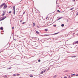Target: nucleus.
<instances>
[{"mask_svg":"<svg viewBox=\"0 0 78 78\" xmlns=\"http://www.w3.org/2000/svg\"><path fill=\"white\" fill-rule=\"evenodd\" d=\"M56 2H57V1H56Z\"/></svg>","mask_w":78,"mask_h":78,"instance_id":"52","label":"nucleus"},{"mask_svg":"<svg viewBox=\"0 0 78 78\" xmlns=\"http://www.w3.org/2000/svg\"><path fill=\"white\" fill-rule=\"evenodd\" d=\"M38 62H41V60L39 59L38 60Z\"/></svg>","mask_w":78,"mask_h":78,"instance_id":"26","label":"nucleus"},{"mask_svg":"<svg viewBox=\"0 0 78 78\" xmlns=\"http://www.w3.org/2000/svg\"><path fill=\"white\" fill-rule=\"evenodd\" d=\"M57 20V21H58V20H58V19L56 20L55 21V22H56V21Z\"/></svg>","mask_w":78,"mask_h":78,"instance_id":"31","label":"nucleus"},{"mask_svg":"<svg viewBox=\"0 0 78 78\" xmlns=\"http://www.w3.org/2000/svg\"><path fill=\"white\" fill-rule=\"evenodd\" d=\"M5 77H7V76H6V75H5Z\"/></svg>","mask_w":78,"mask_h":78,"instance_id":"33","label":"nucleus"},{"mask_svg":"<svg viewBox=\"0 0 78 78\" xmlns=\"http://www.w3.org/2000/svg\"><path fill=\"white\" fill-rule=\"evenodd\" d=\"M66 72H68V70H66Z\"/></svg>","mask_w":78,"mask_h":78,"instance_id":"39","label":"nucleus"},{"mask_svg":"<svg viewBox=\"0 0 78 78\" xmlns=\"http://www.w3.org/2000/svg\"><path fill=\"white\" fill-rule=\"evenodd\" d=\"M11 68H12L11 67L10 68H9L8 69H11Z\"/></svg>","mask_w":78,"mask_h":78,"instance_id":"41","label":"nucleus"},{"mask_svg":"<svg viewBox=\"0 0 78 78\" xmlns=\"http://www.w3.org/2000/svg\"><path fill=\"white\" fill-rule=\"evenodd\" d=\"M36 32L37 34H39V32L37 31H36Z\"/></svg>","mask_w":78,"mask_h":78,"instance_id":"8","label":"nucleus"},{"mask_svg":"<svg viewBox=\"0 0 78 78\" xmlns=\"http://www.w3.org/2000/svg\"><path fill=\"white\" fill-rule=\"evenodd\" d=\"M36 63H37V62H36Z\"/></svg>","mask_w":78,"mask_h":78,"instance_id":"54","label":"nucleus"},{"mask_svg":"<svg viewBox=\"0 0 78 78\" xmlns=\"http://www.w3.org/2000/svg\"><path fill=\"white\" fill-rule=\"evenodd\" d=\"M47 18H48V17H46V19H47Z\"/></svg>","mask_w":78,"mask_h":78,"instance_id":"43","label":"nucleus"},{"mask_svg":"<svg viewBox=\"0 0 78 78\" xmlns=\"http://www.w3.org/2000/svg\"><path fill=\"white\" fill-rule=\"evenodd\" d=\"M62 17H61L59 18L58 19V20H60V19H62Z\"/></svg>","mask_w":78,"mask_h":78,"instance_id":"15","label":"nucleus"},{"mask_svg":"<svg viewBox=\"0 0 78 78\" xmlns=\"http://www.w3.org/2000/svg\"><path fill=\"white\" fill-rule=\"evenodd\" d=\"M1 30H3V27H1L0 28Z\"/></svg>","mask_w":78,"mask_h":78,"instance_id":"6","label":"nucleus"},{"mask_svg":"<svg viewBox=\"0 0 78 78\" xmlns=\"http://www.w3.org/2000/svg\"><path fill=\"white\" fill-rule=\"evenodd\" d=\"M76 76H78V74H77V75H76Z\"/></svg>","mask_w":78,"mask_h":78,"instance_id":"37","label":"nucleus"},{"mask_svg":"<svg viewBox=\"0 0 78 78\" xmlns=\"http://www.w3.org/2000/svg\"><path fill=\"white\" fill-rule=\"evenodd\" d=\"M5 5V3H4L2 4V5H0L1 7H2V6H4V5Z\"/></svg>","mask_w":78,"mask_h":78,"instance_id":"5","label":"nucleus"},{"mask_svg":"<svg viewBox=\"0 0 78 78\" xmlns=\"http://www.w3.org/2000/svg\"><path fill=\"white\" fill-rule=\"evenodd\" d=\"M73 2H75V0H73Z\"/></svg>","mask_w":78,"mask_h":78,"instance_id":"35","label":"nucleus"},{"mask_svg":"<svg viewBox=\"0 0 78 78\" xmlns=\"http://www.w3.org/2000/svg\"><path fill=\"white\" fill-rule=\"evenodd\" d=\"M17 76H19V75H20V74H17Z\"/></svg>","mask_w":78,"mask_h":78,"instance_id":"27","label":"nucleus"},{"mask_svg":"<svg viewBox=\"0 0 78 78\" xmlns=\"http://www.w3.org/2000/svg\"><path fill=\"white\" fill-rule=\"evenodd\" d=\"M72 9H73V8H71L70 9V10H72Z\"/></svg>","mask_w":78,"mask_h":78,"instance_id":"20","label":"nucleus"},{"mask_svg":"<svg viewBox=\"0 0 78 78\" xmlns=\"http://www.w3.org/2000/svg\"><path fill=\"white\" fill-rule=\"evenodd\" d=\"M74 57H76V56H72L71 57V58H74Z\"/></svg>","mask_w":78,"mask_h":78,"instance_id":"13","label":"nucleus"},{"mask_svg":"<svg viewBox=\"0 0 78 78\" xmlns=\"http://www.w3.org/2000/svg\"><path fill=\"white\" fill-rule=\"evenodd\" d=\"M57 20V21H58V20H58V19L56 20L55 21V22H56V21Z\"/></svg>","mask_w":78,"mask_h":78,"instance_id":"32","label":"nucleus"},{"mask_svg":"<svg viewBox=\"0 0 78 78\" xmlns=\"http://www.w3.org/2000/svg\"><path fill=\"white\" fill-rule=\"evenodd\" d=\"M75 43H76V44H78V41H76L75 42Z\"/></svg>","mask_w":78,"mask_h":78,"instance_id":"12","label":"nucleus"},{"mask_svg":"<svg viewBox=\"0 0 78 78\" xmlns=\"http://www.w3.org/2000/svg\"><path fill=\"white\" fill-rule=\"evenodd\" d=\"M58 7H59V6H58Z\"/></svg>","mask_w":78,"mask_h":78,"instance_id":"48","label":"nucleus"},{"mask_svg":"<svg viewBox=\"0 0 78 78\" xmlns=\"http://www.w3.org/2000/svg\"><path fill=\"white\" fill-rule=\"evenodd\" d=\"M71 77H70V78H71Z\"/></svg>","mask_w":78,"mask_h":78,"instance_id":"51","label":"nucleus"},{"mask_svg":"<svg viewBox=\"0 0 78 78\" xmlns=\"http://www.w3.org/2000/svg\"><path fill=\"white\" fill-rule=\"evenodd\" d=\"M13 76H16L17 75L15 74H14L13 75Z\"/></svg>","mask_w":78,"mask_h":78,"instance_id":"14","label":"nucleus"},{"mask_svg":"<svg viewBox=\"0 0 78 78\" xmlns=\"http://www.w3.org/2000/svg\"><path fill=\"white\" fill-rule=\"evenodd\" d=\"M49 69H47V71Z\"/></svg>","mask_w":78,"mask_h":78,"instance_id":"44","label":"nucleus"},{"mask_svg":"<svg viewBox=\"0 0 78 78\" xmlns=\"http://www.w3.org/2000/svg\"><path fill=\"white\" fill-rule=\"evenodd\" d=\"M59 59H57L58 60Z\"/></svg>","mask_w":78,"mask_h":78,"instance_id":"53","label":"nucleus"},{"mask_svg":"<svg viewBox=\"0 0 78 78\" xmlns=\"http://www.w3.org/2000/svg\"><path fill=\"white\" fill-rule=\"evenodd\" d=\"M6 8H7V5L5 4L4 5V9H6Z\"/></svg>","mask_w":78,"mask_h":78,"instance_id":"3","label":"nucleus"},{"mask_svg":"<svg viewBox=\"0 0 78 78\" xmlns=\"http://www.w3.org/2000/svg\"><path fill=\"white\" fill-rule=\"evenodd\" d=\"M9 13H11V11H10L9 12Z\"/></svg>","mask_w":78,"mask_h":78,"instance_id":"28","label":"nucleus"},{"mask_svg":"<svg viewBox=\"0 0 78 78\" xmlns=\"http://www.w3.org/2000/svg\"><path fill=\"white\" fill-rule=\"evenodd\" d=\"M25 23V22H23V23H22V24H23H23H24V23Z\"/></svg>","mask_w":78,"mask_h":78,"instance_id":"25","label":"nucleus"},{"mask_svg":"<svg viewBox=\"0 0 78 78\" xmlns=\"http://www.w3.org/2000/svg\"><path fill=\"white\" fill-rule=\"evenodd\" d=\"M57 12H60V11H59V10H57Z\"/></svg>","mask_w":78,"mask_h":78,"instance_id":"21","label":"nucleus"},{"mask_svg":"<svg viewBox=\"0 0 78 78\" xmlns=\"http://www.w3.org/2000/svg\"><path fill=\"white\" fill-rule=\"evenodd\" d=\"M61 27H64V24H62L61 25Z\"/></svg>","mask_w":78,"mask_h":78,"instance_id":"9","label":"nucleus"},{"mask_svg":"<svg viewBox=\"0 0 78 78\" xmlns=\"http://www.w3.org/2000/svg\"><path fill=\"white\" fill-rule=\"evenodd\" d=\"M58 33H59V32L55 33L52 34V35H55V34H58Z\"/></svg>","mask_w":78,"mask_h":78,"instance_id":"7","label":"nucleus"},{"mask_svg":"<svg viewBox=\"0 0 78 78\" xmlns=\"http://www.w3.org/2000/svg\"><path fill=\"white\" fill-rule=\"evenodd\" d=\"M25 11H24L23 12V14H25Z\"/></svg>","mask_w":78,"mask_h":78,"instance_id":"18","label":"nucleus"},{"mask_svg":"<svg viewBox=\"0 0 78 78\" xmlns=\"http://www.w3.org/2000/svg\"><path fill=\"white\" fill-rule=\"evenodd\" d=\"M69 76V77H70V76Z\"/></svg>","mask_w":78,"mask_h":78,"instance_id":"47","label":"nucleus"},{"mask_svg":"<svg viewBox=\"0 0 78 78\" xmlns=\"http://www.w3.org/2000/svg\"><path fill=\"white\" fill-rule=\"evenodd\" d=\"M6 16H4L3 18H2L1 20H0V21H1L2 20H3L5 19H6Z\"/></svg>","mask_w":78,"mask_h":78,"instance_id":"2","label":"nucleus"},{"mask_svg":"<svg viewBox=\"0 0 78 78\" xmlns=\"http://www.w3.org/2000/svg\"><path fill=\"white\" fill-rule=\"evenodd\" d=\"M30 76V77H33V76L32 75H31V76Z\"/></svg>","mask_w":78,"mask_h":78,"instance_id":"29","label":"nucleus"},{"mask_svg":"<svg viewBox=\"0 0 78 78\" xmlns=\"http://www.w3.org/2000/svg\"><path fill=\"white\" fill-rule=\"evenodd\" d=\"M53 26H54V27H56V25H54Z\"/></svg>","mask_w":78,"mask_h":78,"instance_id":"22","label":"nucleus"},{"mask_svg":"<svg viewBox=\"0 0 78 78\" xmlns=\"http://www.w3.org/2000/svg\"><path fill=\"white\" fill-rule=\"evenodd\" d=\"M71 75L72 76L73 75H75V74H71Z\"/></svg>","mask_w":78,"mask_h":78,"instance_id":"30","label":"nucleus"},{"mask_svg":"<svg viewBox=\"0 0 78 78\" xmlns=\"http://www.w3.org/2000/svg\"><path fill=\"white\" fill-rule=\"evenodd\" d=\"M22 22V20H21L20 21V22Z\"/></svg>","mask_w":78,"mask_h":78,"instance_id":"38","label":"nucleus"},{"mask_svg":"<svg viewBox=\"0 0 78 78\" xmlns=\"http://www.w3.org/2000/svg\"><path fill=\"white\" fill-rule=\"evenodd\" d=\"M44 36H49V35H48V34H45V35H44Z\"/></svg>","mask_w":78,"mask_h":78,"instance_id":"23","label":"nucleus"},{"mask_svg":"<svg viewBox=\"0 0 78 78\" xmlns=\"http://www.w3.org/2000/svg\"><path fill=\"white\" fill-rule=\"evenodd\" d=\"M43 73H44L43 71H42L41 72V74H43Z\"/></svg>","mask_w":78,"mask_h":78,"instance_id":"17","label":"nucleus"},{"mask_svg":"<svg viewBox=\"0 0 78 78\" xmlns=\"http://www.w3.org/2000/svg\"><path fill=\"white\" fill-rule=\"evenodd\" d=\"M2 7L0 6V9H1L2 8Z\"/></svg>","mask_w":78,"mask_h":78,"instance_id":"42","label":"nucleus"},{"mask_svg":"<svg viewBox=\"0 0 78 78\" xmlns=\"http://www.w3.org/2000/svg\"><path fill=\"white\" fill-rule=\"evenodd\" d=\"M13 14H14V15H15V13L16 12V10H15V6H13Z\"/></svg>","mask_w":78,"mask_h":78,"instance_id":"1","label":"nucleus"},{"mask_svg":"<svg viewBox=\"0 0 78 78\" xmlns=\"http://www.w3.org/2000/svg\"><path fill=\"white\" fill-rule=\"evenodd\" d=\"M14 40H15V41H16V39H15Z\"/></svg>","mask_w":78,"mask_h":78,"instance_id":"49","label":"nucleus"},{"mask_svg":"<svg viewBox=\"0 0 78 78\" xmlns=\"http://www.w3.org/2000/svg\"><path fill=\"white\" fill-rule=\"evenodd\" d=\"M1 52H2L1 51H0V53H1Z\"/></svg>","mask_w":78,"mask_h":78,"instance_id":"46","label":"nucleus"},{"mask_svg":"<svg viewBox=\"0 0 78 78\" xmlns=\"http://www.w3.org/2000/svg\"><path fill=\"white\" fill-rule=\"evenodd\" d=\"M1 34H2V33H1Z\"/></svg>","mask_w":78,"mask_h":78,"instance_id":"50","label":"nucleus"},{"mask_svg":"<svg viewBox=\"0 0 78 78\" xmlns=\"http://www.w3.org/2000/svg\"><path fill=\"white\" fill-rule=\"evenodd\" d=\"M57 75H55V76H54V78H56V76H57Z\"/></svg>","mask_w":78,"mask_h":78,"instance_id":"10","label":"nucleus"},{"mask_svg":"<svg viewBox=\"0 0 78 78\" xmlns=\"http://www.w3.org/2000/svg\"><path fill=\"white\" fill-rule=\"evenodd\" d=\"M3 14L2 15V16H4V15H5V12L4 11H3Z\"/></svg>","mask_w":78,"mask_h":78,"instance_id":"4","label":"nucleus"},{"mask_svg":"<svg viewBox=\"0 0 78 78\" xmlns=\"http://www.w3.org/2000/svg\"><path fill=\"white\" fill-rule=\"evenodd\" d=\"M75 43V42H74V43H73V44H73V45H74V44H76L75 43Z\"/></svg>","mask_w":78,"mask_h":78,"instance_id":"24","label":"nucleus"},{"mask_svg":"<svg viewBox=\"0 0 78 78\" xmlns=\"http://www.w3.org/2000/svg\"><path fill=\"white\" fill-rule=\"evenodd\" d=\"M38 28H39V27L37 26Z\"/></svg>","mask_w":78,"mask_h":78,"instance_id":"45","label":"nucleus"},{"mask_svg":"<svg viewBox=\"0 0 78 78\" xmlns=\"http://www.w3.org/2000/svg\"><path fill=\"white\" fill-rule=\"evenodd\" d=\"M46 71V70H44L43 71V73H45V72Z\"/></svg>","mask_w":78,"mask_h":78,"instance_id":"16","label":"nucleus"},{"mask_svg":"<svg viewBox=\"0 0 78 78\" xmlns=\"http://www.w3.org/2000/svg\"><path fill=\"white\" fill-rule=\"evenodd\" d=\"M33 26H35V23H33Z\"/></svg>","mask_w":78,"mask_h":78,"instance_id":"19","label":"nucleus"},{"mask_svg":"<svg viewBox=\"0 0 78 78\" xmlns=\"http://www.w3.org/2000/svg\"><path fill=\"white\" fill-rule=\"evenodd\" d=\"M67 78V76H65L64 77V78Z\"/></svg>","mask_w":78,"mask_h":78,"instance_id":"34","label":"nucleus"},{"mask_svg":"<svg viewBox=\"0 0 78 78\" xmlns=\"http://www.w3.org/2000/svg\"><path fill=\"white\" fill-rule=\"evenodd\" d=\"M67 22H69V20H67Z\"/></svg>","mask_w":78,"mask_h":78,"instance_id":"36","label":"nucleus"},{"mask_svg":"<svg viewBox=\"0 0 78 78\" xmlns=\"http://www.w3.org/2000/svg\"><path fill=\"white\" fill-rule=\"evenodd\" d=\"M14 27H12V29H14Z\"/></svg>","mask_w":78,"mask_h":78,"instance_id":"40","label":"nucleus"},{"mask_svg":"<svg viewBox=\"0 0 78 78\" xmlns=\"http://www.w3.org/2000/svg\"><path fill=\"white\" fill-rule=\"evenodd\" d=\"M45 31H48V29H45Z\"/></svg>","mask_w":78,"mask_h":78,"instance_id":"11","label":"nucleus"}]
</instances>
